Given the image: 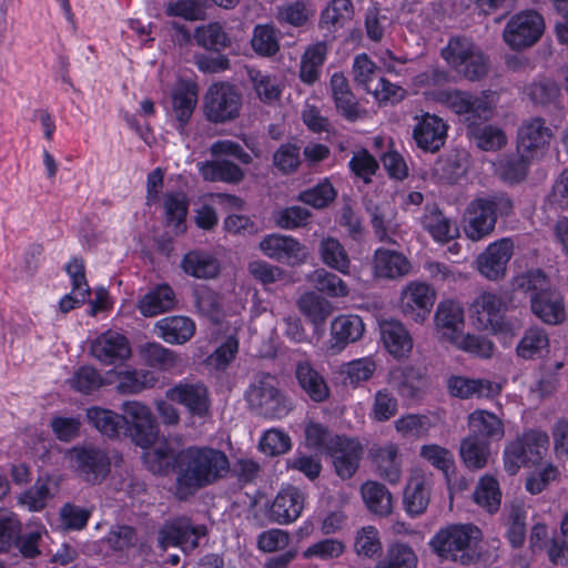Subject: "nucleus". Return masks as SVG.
I'll use <instances>...</instances> for the list:
<instances>
[{
    "label": "nucleus",
    "instance_id": "nucleus-8",
    "mask_svg": "<svg viewBox=\"0 0 568 568\" xmlns=\"http://www.w3.org/2000/svg\"><path fill=\"white\" fill-rule=\"evenodd\" d=\"M545 29L542 17L534 10L521 11L507 22L503 39L514 50H521L535 44Z\"/></svg>",
    "mask_w": 568,
    "mask_h": 568
},
{
    "label": "nucleus",
    "instance_id": "nucleus-10",
    "mask_svg": "<svg viewBox=\"0 0 568 568\" xmlns=\"http://www.w3.org/2000/svg\"><path fill=\"white\" fill-rule=\"evenodd\" d=\"M552 138L554 132L542 118L525 120L517 134L518 154L530 160L540 159L547 152Z\"/></svg>",
    "mask_w": 568,
    "mask_h": 568
},
{
    "label": "nucleus",
    "instance_id": "nucleus-6",
    "mask_svg": "<svg viewBox=\"0 0 568 568\" xmlns=\"http://www.w3.org/2000/svg\"><path fill=\"white\" fill-rule=\"evenodd\" d=\"M442 54L449 65L470 81L483 78L488 71L487 58L469 39L453 38Z\"/></svg>",
    "mask_w": 568,
    "mask_h": 568
},
{
    "label": "nucleus",
    "instance_id": "nucleus-16",
    "mask_svg": "<svg viewBox=\"0 0 568 568\" xmlns=\"http://www.w3.org/2000/svg\"><path fill=\"white\" fill-rule=\"evenodd\" d=\"M306 494L297 487L287 486L282 488L267 509V517L271 521L280 525L294 523L305 506Z\"/></svg>",
    "mask_w": 568,
    "mask_h": 568
},
{
    "label": "nucleus",
    "instance_id": "nucleus-36",
    "mask_svg": "<svg viewBox=\"0 0 568 568\" xmlns=\"http://www.w3.org/2000/svg\"><path fill=\"white\" fill-rule=\"evenodd\" d=\"M165 224L175 235L184 234L186 231V216L189 201L184 193H166L163 200Z\"/></svg>",
    "mask_w": 568,
    "mask_h": 568
},
{
    "label": "nucleus",
    "instance_id": "nucleus-53",
    "mask_svg": "<svg viewBox=\"0 0 568 568\" xmlns=\"http://www.w3.org/2000/svg\"><path fill=\"white\" fill-rule=\"evenodd\" d=\"M377 369V362L374 356H365L349 361L341 366V375L349 385L356 387L371 379Z\"/></svg>",
    "mask_w": 568,
    "mask_h": 568
},
{
    "label": "nucleus",
    "instance_id": "nucleus-12",
    "mask_svg": "<svg viewBox=\"0 0 568 568\" xmlns=\"http://www.w3.org/2000/svg\"><path fill=\"white\" fill-rule=\"evenodd\" d=\"M514 248L515 244L510 237H501L489 243L475 261L479 274L489 281L503 280L514 255Z\"/></svg>",
    "mask_w": 568,
    "mask_h": 568
},
{
    "label": "nucleus",
    "instance_id": "nucleus-7",
    "mask_svg": "<svg viewBox=\"0 0 568 568\" xmlns=\"http://www.w3.org/2000/svg\"><path fill=\"white\" fill-rule=\"evenodd\" d=\"M242 109V95L234 85L219 82L212 84L204 97V115L212 123L235 120Z\"/></svg>",
    "mask_w": 568,
    "mask_h": 568
},
{
    "label": "nucleus",
    "instance_id": "nucleus-54",
    "mask_svg": "<svg viewBox=\"0 0 568 568\" xmlns=\"http://www.w3.org/2000/svg\"><path fill=\"white\" fill-rule=\"evenodd\" d=\"M368 211L371 212L372 225L377 237L381 241H389L398 227L394 206L389 203H383L374 207L368 206Z\"/></svg>",
    "mask_w": 568,
    "mask_h": 568
},
{
    "label": "nucleus",
    "instance_id": "nucleus-11",
    "mask_svg": "<svg viewBox=\"0 0 568 568\" xmlns=\"http://www.w3.org/2000/svg\"><path fill=\"white\" fill-rule=\"evenodd\" d=\"M470 311L477 328L496 335L510 331L509 324L504 320V303L499 295L483 292L473 302Z\"/></svg>",
    "mask_w": 568,
    "mask_h": 568
},
{
    "label": "nucleus",
    "instance_id": "nucleus-37",
    "mask_svg": "<svg viewBox=\"0 0 568 568\" xmlns=\"http://www.w3.org/2000/svg\"><path fill=\"white\" fill-rule=\"evenodd\" d=\"M155 327L159 336L169 344H183L195 333V323L186 316H172L160 320Z\"/></svg>",
    "mask_w": 568,
    "mask_h": 568
},
{
    "label": "nucleus",
    "instance_id": "nucleus-5",
    "mask_svg": "<svg viewBox=\"0 0 568 568\" xmlns=\"http://www.w3.org/2000/svg\"><path fill=\"white\" fill-rule=\"evenodd\" d=\"M120 409L124 434L138 446L148 449L159 435L156 418L151 408L140 400H125Z\"/></svg>",
    "mask_w": 568,
    "mask_h": 568
},
{
    "label": "nucleus",
    "instance_id": "nucleus-57",
    "mask_svg": "<svg viewBox=\"0 0 568 568\" xmlns=\"http://www.w3.org/2000/svg\"><path fill=\"white\" fill-rule=\"evenodd\" d=\"M417 556L405 544H393L388 547L385 557L376 564L375 568H416Z\"/></svg>",
    "mask_w": 568,
    "mask_h": 568
},
{
    "label": "nucleus",
    "instance_id": "nucleus-32",
    "mask_svg": "<svg viewBox=\"0 0 568 568\" xmlns=\"http://www.w3.org/2000/svg\"><path fill=\"white\" fill-rule=\"evenodd\" d=\"M420 223L432 239L440 244L448 243L459 235L458 226L436 206H427L425 209Z\"/></svg>",
    "mask_w": 568,
    "mask_h": 568
},
{
    "label": "nucleus",
    "instance_id": "nucleus-13",
    "mask_svg": "<svg viewBox=\"0 0 568 568\" xmlns=\"http://www.w3.org/2000/svg\"><path fill=\"white\" fill-rule=\"evenodd\" d=\"M246 400L253 409L272 418L282 417L288 409L271 376L253 383L246 390Z\"/></svg>",
    "mask_w": 568,
    "mask_h": 568
},
{
    "label": "nucleus",
    "instance_id": "nucleus-59",
    "mask_svg": "<svg viewBox=\"0 0 568 568\" xmlns=\"http://www.w3.org/2000/svg\"><path fill=\"white\" fill-rule=\"evenodd\" d=\"M247 75L261 101L271 104L278 100L281 95V88L274 77L264 74L253 68H247Z\"/></svg>",
    "mask_w": 568,
    "mask_h": 568
},
{
    "label": "nucleus",
    "instance_id": "nucleus-35",
    "mask_svg": "<svg viewBox=\"0 0 568 568\" xmlns=\"http://www.w3.org/2000/svg\"><path fill=\"white\" fill-rule=\"evenodd\" d=\"M354 16V7L351 0H331L321 12L318 26L328 33H336L344 29Z\"/></svg>",
    "mask_w": 568,
    "mask_h": 568
},
{
    "label": "nucleus",
    "instance_id": "nucleus-19",
    "mask_svg": "<svg viewBox=\"0 0 568 568\" xmlns=\"http://www.w3.org/2000/svg\"><path fill=\"white\" fill-rule=\"evenodd\" d=\"M165 397L183 405L192 416L204 417L209 413V392L201 383L180 382L165 392Z\"/></svg>",
    "mask_w": 568,
    "mask_h": 568
},
{
    "label": "nucleus",
    "instance_id": "nucleus-24",
    "mask_svg": "<svg viewBox=\"0 0 568 568\" xmlns=\"http://www.w3.org/2000/svg\"><path fill=\"white\" fill-rule=\"evenodd\" d=\"M435 326L440 338L453 344L463 333L464 310L454 301L442 302L435 314Z\"/></svg>",
    "mask_w": 568,
    "mask_h": 568
},
{
    "label": "nucleus",
    "instance_id": "nucleus-17",
    "mask_svg": "<svg viewBox=\"0 0 568 568\" xmlns=\"http://www.w3.org/2000/svg\"><path fill=\"white\" fill-rule=\"evenodd\" d=\"M327 454L333 459L336 474L341 478H351L358 468L363 446L358 439L335 436V439L331 440Z\"/></svg>",
    "mask_w": 568,
    "mask_h": 568
},
{
    "label": "nucleus",
    "instance_id": "nucleus-23",
    "mask_svg": "<svg viewBox=\"0 0 568 568\" xmlns=\"http://www.w3.org/2000/svg\"><path fill=\"white\" fill-rule=\"evenodd\" d=\"M365 325L358 315H339L331 324L329 349L332 354L342 352L348 344L358 341Z\"/></svg>",
    "mask_w": 568,
    "mask_h": 568
},
{
    "label": "nucleus",
    "instance_id": "nucleus-60",
    "mask_svg": "<svg viewBox=\"0 0 568 568\" xmlns=\"http://www.w3.org/2000/svg\"><path fill=\"white\" fill-rule=\"evenodd\" d=\"M503 462L505 471L511 476L516 475L521 467L531 465L521 436H518L505 446Z\"/></svg>",
    "mask_w": 568,
    "mask_h": 568
},
{
    "label": "nucleus",
    "instance_id": "nucleus-39",
    "mask_svg": "<svg viewBox=\"0 0 568 568\" xmlns=\"http://www.w3.org/2000/svg\"><path fill=\"white\" fill-rule=\"evenodd\" d=\"M549 351V337L541 327H529L516 346V354L525 361L542 357Z\"/></svg>",
    "mask_w": 568,
    "mask_h": 568
},
{
    "label": "nucleus",
    "instance_id": "nucleus-55",
    "mask_svg": "<svg viewBox=\"0 0 568 568\" xmlns=\"http://www.w3.org/2000/svg\"><path fill=\"white\" fill-rule=\"evenodd\" d=\"M87 419L102 435L114 438L119 435L121 415L115 412L93 406L87 409Z\"/></svg>",
    "mask_w": 568,
    "mask_h": 568
},
{
    "label": "nucleus",
    "instance_id": "nucleus-38",
    "mask_svg": "<svg viewBox=\"0 0 568 568\" xmlns=\"http://www.w3.org/2000/svg\"><path fill=\"white\" fill-rule=\"evenodd\" d=\"M181 266L187 275L196 278H214L221 268L215 256L202 251H191L185 254Z\"/></svg>",
    "mask_w": 568,
    "mask_h": 568
},
{
    "label": "nucleus",
    "instance_id": "nucleus-41",
    "mask_svg": "<svg viewBox=\"0 0 568 568\" xmlns=\"http://www.w3.org/2000/svg\"><path fill=\"white\" fill-rule=\"evenodd\" d=\"M57 491L58 483L55 480L50 476L39 477L30 489L21 494L19 504L26 506L30 511H39L45 507Z\"/></svg>",
    "mask_w": 568,
    "mask_h": 568
},
{
    "label": "nucleus",
    "instance_id": "nucleus-33",
    "mask_svg": "<svg viewBox=\"0 0 568 568\" xmlns=\"http://www.w3.org/2000/svg\"><path fill=\"white\" fill-rule=\"evenodd\" d=\"M175 294L168 284H159L145 293L138 302L139 312L145 317L158 316L173 310Z\"/></svg>",
    "mask_w": 568,
    "mask_h": 568
},
{
    "label": "nucleus",
    "instance_id": "nucleus-15",
    "mask_svg": "<svg viewBox=\"0 0 568 568\" xmlns=\"http://www.w3.org/2000/svg\"><path fill=\"white\" fill-rule=\"evenodd\" d=\"M260 248L267 257L287 265H300L306 262L307 248L292 236L271 234L265 236Z\"/></svg>",
    "mask_w": 568,
    "mask_h": 568
},
{
    "label": "nucleus",
    "instance_id": "nucleus-31",
    "mask_svg": "<svg viewBox=\"0 0 568 568\" xmlns=\"http://www.w3.org/2000/svg\"><path fill=\"white\" fill-rule=\"evenodd\" d=\"M377 474L389 484H397L402 477V457L395 443H386L372 449Z\"/></svg>",
    "mask_w": 568,
    "mask_h": 568
},
{
    "label": "nucleus",
    "instance_id": "nucleus-22",
    "mask_svg": "<svg viewBox=\"0 0 568 568\" xmlns=\"http://www.w3.org/2000/svg\"><path fill=\"white\" fill-rule=\"evenodd\" d=\"M199 97V87L191 79H179L171 90L172 114L182 129L191 119Z\"/></svg>",
    "mask_w": 568,
    "mask_h": 568
},
{
    "label": "nucleus",
    "instance_id": "nucleus-30",
    "mask_svg": "<svg viewBox=\"0 0 568 568\" xmlns=\"http://www.w3.org/2000/svg\"><path fill=\"white\" fill-rule=\"evenodd\" d=\"M532 313L548 325H558L566 320L564 297L550 288L530 298Z\"/></svg>",
    "mask_w": 568,
    "mask_h": 568
},
{
    "label": "nucleus",
    "instance_id": "nucleus-56",
    "mask_svg": "<svg viewBox=\"0 0 568 568\" xmlns=\"http://www.w3.org/2000/svg\"><path fill=\"white\" fill-rule=\"evenodd\" d=\"M196 43L212 51H221L231 44V40L223 27L217 22L197 27L194 31Z\"/></svg>",
    "mask_w": 568,
    "mask_h": 568
},
{
    "label": "nucleus",
    "instance_id": "nucleus-3",
    "mask_svg": "<svg viewBox=\"0 0 568 568\" xmlns=\"http://www.w3.org/2000/svg\"><path fill=\"white\" fill-rule=\"evenodd\" d=\"M513 202L505 194L476 197L464 212L463 231L473 242H479L493 234L498 217L509 216Z\"/></svg>",
    "mask_w": 568,
    "mask_h": 568
},
{
    "label": "nucleus",
    "instance_id": "nucleus-34",
    "mask_svg": "<svg viewBox=\"0 0 568 568\" xmlns=\"http://www.w3.org/2000/svg\"><path fill=\"white\" fill-rule=\"evenodd\" d=\"M199 172L205 181L227 184H239L245 176L244 171L237 164L217 158L200 163Z\"/></svg>",
    "mask_w": 568,
    "mask_h": 568
},
{
    "label": "nucleus",
    "instance_id": "nucleus-26",
    "mask_svg": "<svg viewBox=\"0 0 568 568\" xmlns=\"http://www.w3.org/2000/svg\"><path fill=\"white\" fill-rule=\"evenodd\" d=\"M430 479L422 471H414L405 486L403 504L410 516L425 513L430 500Z\"/></svg>",
    "mask_w": 568,
    "mask_h": 568
},
{
    "label": "nucleus",
    "instance_id": "nucleus-64",
    "mask_svg": "<svg viewBox=\"0 0 568 568\" xmlns=\"http://www.w3.org/2000/svg\"><path fill=\"white\" fill-rule=\"evenodd\" d=\"M398 412V400L394 394L387 389H378L374 394L371 408V418L376 422H386L393 418Z\"/></svg>",
    "mask_w": 568,
    "mask_h": 568
},
{
    "label": "nucleus",
    "instance_id": "nucleus-42",
    "mask_svg": "<svg viewBox=\"0 0 568 568\" xmlns=\"http://www.w3.org/2000/svg\"><path fill=\"white\" fill-rule=\"evenodd\" d=\"M328 48L326 42L320 41L306 48L301 59L300 78L306 84H313L320 77L321 69L326 60Z\"/></svg>",
    "mask_w": 568,
    "mask_h": 568
},
{
    "label": "nucleus",
    "instance_id": "nucleus-47",
    "mask_svg": "<svg viewBox=\"0 0 568 568\" xmlns=\"http://www.w3.org/2000/svg\"><path fill=\"white\" fill-rule=\"evenodd\" d=\"M197 312L213 323H220L225 313L221 296L206 285H196L193 291Z\"/></svg>",
    "mask_w": 568,
    "mask_h": 568
},
{
    "label": "nucleus",
    "instance_id": "nucleus-46",
    "mask_svg": "<svg viewBox=\"0 0 568 568\" xmlns=\"http://www.w3.org/2000/svg\"><path fill=\"white\" fill-rule=\"evenodd\" d=\"M114 383L116 389L121 394H138L145 388H150L155 384V377L148 371L123 369L115 371Z\"/></svg>",
    "mask_w": 568,
    "mask_h": 568
},
{
    "label": "nucleus",
    "instance_id": "nucleus-49",
    "mask_svg": "<svg viewBox=\"0 0 568 568\" xmlns=\"http://www.w3.org/2000/svg\"><path fill=\"white\" fill-rule=\"evenodd\" d=\"M306 280L314 288L329 297H346L349 294L346 282L325 268L314 270Z\"/></svg>",
    "mask_w": 568,
    "mask_h": 568
},
{
    "label": "nucleus",
    "instance_id": "nucleus-29",
    "mask_svg": "<svg viewBox=\"0 0 568 568\" xmlns=\"http://www.w3.org/2000/svg\"><path fill=\"white\" fill-rule=\"evenodd\" d=\"M470 436L491 442H499L505 436L504 420L486 409H476L467 416Z\"/></svg>",
    "mask_w": 568,
    "mask_h": 568
},
{
    "label": "nucleus",
    "instance_id": "nucleus-1",
    "mask_svg": "<svg viewBox=\"0 0 568 568\" xmlns=\"http://www.w3.org/2000/svg\"><path fill=\"white\" fill-rule=\"evenodd\" d=\"M143 459L154 474H165L174 464L179 466L176 494L180 498L224 478L230 471L225 453L210 447L191 446L175 455L168 442H161L146 450Z\"/></svg>",
    "mask_w": 568,
    "mask_h": 568
},
{
    "label": "nucleus",
    "instance_id": "nucleus-20",
    "mask_svg": "<svg viewBox=\"0 0 568 568\" xmlns=\"http://www.w3.org/2000/svg\"><path fill=\"white\" fill-rule=\"evenodd\" d=\"M204 534L203 527H192L189 519L182 518L165 525L160 530L159 542L162 549L174 546L189 552L197 547L199 539Z\"/></svg>",
    "mask_w": 568,
    "mask_h": 568
},
{
    "label": "nucleus",
    "instance_id": "nucleus-51",
    "mask_svg": "<svg viewBox=\"0 0 568 568\" xmlns=\"http://www.w3.org/2000/svg\"><path fill=\"white\" fill-rule=\"evenodd\" d=\"M474 500L489 514L498 511L501 504V490L498 480L490 475L483 476L474 491Z\"/></svg>",
    "mask_w": 568,
    "mask_h": 568
},
{
    "label": "nucleus",
    "instance_id": "nucleus-43",
    "mask_svg": "<svg viewBox=\"0 0 568 568\" xmlns=\"http://www.w3.org/2000/svg\"><path fill=\"white\" fill-rule=\"evenodd\" d=\"M320 256L322 262L329 268L343 275L351 274V258L343 244L334 237H324L320 243Z\"/></svg>",
    "mask_w": 568,
    "mask_h": 568
},
{
    "label": "nucleus",
    "instance_id": "nucleus-14",
    "mask_svg": "<svg viewBox=\"0 0 568 568\" xmlns=\"http://www.w3.org/2000/svg\"><path fill=\"white\" fill-rule=\"evenodd\" d=\"M65 456L71 467L91 483L102 480L110 470L106 454L98 448L74 447L68 450Z\"/></svg>",
    "mask_w": 568,
    "mask_h": 568
},
{
    "label": "nucleus",
    "instance_id": "nucleus-63",
    "mask_svg": "<svg viewBox=\"0 0 568 568\" xmlns=\"http://www.w3.org/2000/svg\"><path fill=\"white\" fill-rule=\"evenodd\" d=\"M315 13V9L310 1L297 0L285 4L278 9L277 19L280 22L293 27L304 26Z\"/></svg>",
    "mask_w": 568,
    "mask_h": 568
},
{
    "label": "nucleus",
    "instance_id": "nucleus-9",
    "mask_svg": "<svg viewBox=\"0 0 568 568\" xmlns=\"http://www.w3.org/2000/svg\"><path fill=\"white\" fill-rule=\"evenodd\" d=\"M436 302L434 287L422 281H410L399 295L398 307L404 316L416 323H424Z\"/></svg>",
    "mask_w": 568,
    "mask_h": 568
},
{
    "label": "nucleus",
    "instance_id": "nucleus-48",
    "mask_svg": "<svg viewBox=\"0 0 568 568\" xmlns=\"http://www.w3.org/2000/svg\"><path fill=\"white\" fill-rule=\"evenodd\" d=\"M296 378L301 387L314 402H322L327 398L328 387L325 381L308 362L297 364Z\"/></svg>",
    "mask_w": 568,
    "mask_h": 568
},
{
    "label": "nucleus",
    "instance_id": "nucleus-62",
    "mask_svg": "<svg viewBox=\"0 0 568 568\" xmlns=\"http://www.w3.org/2000/svg\"><path fill=\"white\" fill-rule=\"evenodd\" d=\"M251 44L254 52L262 57L274 55L280 49L276 31L270 24H257L254 28Z\"/></svg>",
    "mask_w": 568,
    "mask_h": 568
},
{
    "label": "nucleus",
    "instance_id": "nucleus-58",
    "mask_svg": "<svg viewBox=\"0 0 568 568\" xmlns=\"http://www.w3.org/2000/svg\"><path fill=\"white\" fill-rule=\"evenodd\" d=\"M354 551L358 557L373 558L382 551L379 532L374 526H364L354 537Z\"/></svg>",
    "mask_w": 568,
    "mask_h": 568
},
{
    "label": "nucleus",
    "instance_id": "nucleus-18",
    "mask_svg": "<svg viewBox=\"0 0 568 568\" xmlns=\"http://www.w3.org/2000/svg\"><path fill=\"white\" fill-rule=\"evenodd\" d=\"M91 354L104 365L123 363L131 357L129 339L115 331L100 334L91 344Z\"/></svg>",
    "mask_w": 568,
    "mask_h": 568
},
{
    "label": "nucleus",
    "instance_id": "nucleus-40",
    "mask_svg": "<svg viewBox=\"0 0 568 568\" xmlns=\"http://www.w3.org/2000/svg\"><path fill=\"white\" fill-rule=\"evenodd\" d=\"M361 495L367 509L377 516H387L393 510V496L378 481L368 480L361 487Z\"/></svg>",
    "mask_w": 568,
    "mask_h": 568
},
{
    "label": "nucleus",
    "instance_id": "nucleus-50",
    "mask_svg": "<svg viewBox=\"0 0 568 568\" xmlns=\"http://www.w3.org/2000/svg\"><path fill=\"white\" fill-rule=\"evenodd\" d=\"M346 550L347 546L344 540L327 536L306 547L302 556L304 559H317L328 562L339 559Z\"/></svg>",
    "mask_w": 568,
    "mask_h": 568
},
{
    "label": "nucleus",
    "instance_id": "nucleus-45",
    "mask_svg": "<svg viewBox=\"0 0 568 568\" xmlns=\"http://www.w3.org/2000/svg\"><path fill=\"white\" fill-rule=\"evenodd\" d=\"M113 383V371H108L104 375H101L99 371L92 366L80 367L70 379L71 387L82 394H90L102 386Z\"/></svg>",
    "mask_w": 568,
    "mask_h": 568
},
{
    "label": "nucleus",
    "instance_id": "nucleus-61",
    "mask_svg": "<svg viewBox=\"0 0 568 568\" xmlns=\"http://www.w3.org/2000/svg\"><path fill=\"white\" fill-rule=\"evenodd\" d=\"M468 131L477 146L484 151H496L507 143L504 131L495 125L478 128L477 124H475L470 126Z\"/></svg>",
    "mask_w": 568,
    "mask_h": 568
},
{
    "label": "nucleus",
    "instance_id": "nucleus-2",
    "mask_svg": "<svg viewBox=\"0 0 568 568\" xmlns=\"http://www.w3.org/2000/svg\"><path fill=\"white\" fill-rule=\"evenodd\" d=\"M481 530L473 524H448L429 539L430 550L442 560L469 565L481 554Z\"/></svg>",
    "mask_w": 568,
    "mask_h": 568
},
{
    "label": "nucleus",
    "instance_id": "nucleus-52",
    "mask_svg": "<svg viewBox=\"0 0 568 568\" xmlns=\"http://www.w3.org/2000/svg\"><path fill=\"white\" fill-rule=\"evenodd\" d=\"M300 312L317 328L331 314V305L315 292H305L297 300Z\"/></svg>",
    "mask_w": 568,
    "mask_h": 568
},
{
    "label": "nucleus",
    "instance_id": "nucleus-28",
    "mask_svg": "<svg viewBox=\"0 0 568 568\" xmlns=\"http://www.w3.org/2000/svg\"><path fill=\"white\" fill-rule=\"evenodd\" d=\"M449 394L467 399L476 396L477 398H494L501 392V386L483 378H468L465 376H452L447 383Z\"/></svg>",
    "mask_w": 568,
    "mask_h": 568
},
{
    "label": "nucleus",
    "instance_id": "nucleus-4",
    "mask_svg": "<svg viewBox=\"0 0 568 568\" xmlns=\"http://www.w3.org/2000/svg\"><path fill=\"white\" fill-rule=\"evenodd\" d=\"M435 100L462 116L468 129L479 121L489 120L496 104L495 93L490 91L473 95L459 90H444L436 93Z\"/></svg>",
    "mask_w": 568,
    "mask_h": 568
},
{
    "label": "nucleus",
    "instance_id": "nucleus-27",
    "mask_svg": "<svg viewBox=\"0 0 568 568\" xmlns=\"http://www.w3.org/2000/svg\"><path fill=\"white\" fill-rule=\"evenodd\" d=\"M412 264L402 253L389 248H377L373 258L374 276L395 280L410 273Z\"/></svg>",
    "mask_w": 568,
    "mask_h": 568
},
{
    "label": "nucleus",
    "instance_id": "nucleus-44",
    "mask_svg": "<svg viewBox=\"0 0 568 568\" xmlns=\"http://www.w3.org/2000/svg\"><path fill=\"white\" fill-rule=\"evenodd\" d=\"M459 454L467 468L481 469L488 464L490 443L468 435L460 442Z\"/></svg>",
    "mask_w": 568,
    "mask_h": 568
},
{
    "label": "nucleus",
    "instance_id": "nucleus-21",
    "mask_svg": "<svg viewBox=\"0 0 568 568\" xmlns=\"http://www.w3.org/2000/svg\"><path fill=\"white\" fill-rule=\"evenodd\" d=\"M413 138L418 148L427 152L438 151L446 141L447 124L442 118L425 113L415 118Z\"/></svg>",
    "mask_w": 568,
    "mask_h": 568
},
{
    "label": "nucleus",
    "instance_id": "nucleus-25",
    "mask_svg": "<svg viewBox=\"0 0 568 568\" xmlns=\"http://www.w3.org/2000/svg\"><path fill=\"white\" fill-rule=\"evenodd\" d=\"M379 329L383 345L394 358L404 359L409 356L413 349V338L399 321H382Z\"/></svg>",
    "mask_w": 568,
    "mask_h": 568
}]
</instances>
